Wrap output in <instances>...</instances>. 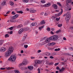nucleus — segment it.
Masks as SVG:
<instances>
[{
    "label": "nucleus",
    "mask_w": 73,
    "mask_h": 73,
    "mask_svg": "<svg viewBox=\"0 0 73 73\" xmlns=\"http://www.w3.org/2000/svg\"><path fill=\"white\" fill-rule=\"evenodd\" d=\"M15 73H20V72H19V71L17 70H15Z\"/></svg>",
    "instance_id": "obj_32"
},
{
    "label": "nucleus",
    "mask_w": 73,
    "mask_h": 73,
    "mask_svg": "<svg viewBox=\"0 0 73 73\" xmlns=\"http://www.w3.org/2000/svg\"><path fill=\"white\" fill-rule=\"evenodd\" d=\"M50 46H53V45H55L56 44V43L54 42H53L52 43H50L48 44Z\"/></svg>",
    "instance_id": "obj_16"
},
{
    "label": "nucleus",
    "mask_w": 73,
    "mask_h": 73,
    "mask_svg": "<svg viewBox=\"0 0 73 73\" xmlns=\"http://www.w3.org/2000/svg\"><path fill=\"white\" fill-rule=\"evenodd\" d=\"M66 2H68V3H71L72 2V0H67Z\"/></svg>",
    "instance_id": "obj_30"
},
{
    "label": "nucleus",
    "mask_w": 73,
    "mask_h": 73,
    "mask_svg": "<svg viewBox=\"0 0 73 73\" xmlns=\"http://www.w3.org/2000/svg\"><path fill=\"white\" fill-rule=\"evenodd\" d=\"M35 62L36 64H41L42 62L41 61H40L38 60H35Z\"/></svg>",
    "instance_id": "obj_7"
},
{
    "label": "nucleus",
    "mask_w": 73,
    "mask_h": 73,
    "mask_svg": "<svg viewBox=\"0 0 73 73\" xmlns=\"http://www.w3.org/2000/svg\"><path fill=\"white\" fill-rule=\"evenodd\" d=\"M50 40L53 41H56L58 40V36L57 35H53L50 37Z\"/></svg>",
    "instance_id": "obj_2"
},
{
    "label": "nucleus",
    "mask_w": 73,
    "mask_h": 73,
    "mask_svg": "<svg viewBox=\"0 0 73 73\" xmlns=\"http://www.w3.org/2000/svg\"><path fill=\"white\" fill-rule=\"evenodd\" d=\"M57 4L58 5H59V6H60V7H62V5H61V4L59 2H57Z\"/></svg>",
    "instance_id": "obj_29"
},
{
    "label": "nucleus",
    "mask_w": 73,
    "mask_h": 73,
    "mask_svg": "<svg viewBox=\"0 0 73 73\" xmlns=\"http://www.w3.org/2000/svg\"><path fill=\"white\" fill-rule=\"evenodd\" d=\"M5 37L6 38L8 37H9V35L8 34H6L5 35Z\"/></svg>",
    "instance_id": "obj_40"
},
{
    "label": "nucleus",
    "mask_w": 73,
    "mask_h": 73,
    "mask_svg": "<svg viewBox=\"0 0 73 73\" xmlns=\"http://www.w3.org/2000/svg\"><path fill=\"white\" fill-rule=\"evenodd\" d=\"M31 59H34L35 58V57H31Z\"/></svg>",
    "instance_id": "obj_60"
},
{
    "label": "nucleus",
    "mask_w": 73,
    "mask_h": 73,
    "mask_svg": "<svg viewBox=\"0 0 73 73\" xmlns=\"http://www.w3.org/2000/svg\"><path fill=\"white\" fill-rule=\"evenodd\" d=\"M45 45V44L44 43H43V42L40 44V45L41 46H43V45Z\"/></svg>",
    "instance_id": "obj_52"
},
{
    "label": "nucleus",
    "mask_w": 73,
    "mask_h": 73,
    "mask_svg": "<svg viewBox=\"0 0 73 73\" xmlns=\"http://www.w3.org/2000/svg\"><path fill=\"white\" fill-rule=\"evenodd\" d=\"M59 63H55L54 64V66H57V65H58V64H59Z\"/></svg>",
    "instance_id": "obj_48"
},
{
    "label": "nucleus",
    "mask_w": 73,
    "mask_h": 73,
    "mask_svg": "<svg viewBox=\"0 0 73 73\" xmlns=\"http://www.w3.org/2000/svg\"><path fill=\"white\" fill-rule=\"evenodd\" d=\"M25 73H31L30 72H26Z\"/></svg>",
    "instance_id": "obj_59"
},
{
    "label": "nucleus",
    "mask_w": 73,
    "mask_h": 73,
    "mask_svg": "<svg viewBox=\"0 0 73 73\" xmlns=\"http://www.w3.org/2000/svg\"><path fill=\"white\" fill-rule=\"evenodd\" d=\"M17 12L18 13H21V14H23V12L21 11H17Z\"/></svg>",
    "instance_id": "obj_27"
},
{
    "label": "nucleus",
    "mask_w": 73,
    "mask_h": 73,
    "mask_svg": "<svg viewBox=\"0 0 73 73\" xmlns=\"http://www.w3.org/2000/svg\"><path fill=\"white\" fill-rule=\"evenodd\" d=\"M28 68L30 70H33V66H28Z\"/></svg>",
    "instance_id": "obj_10"
},
{
    "label": "nucleus",
    "mask_w": 73,
    "mask_h": 73,
    "mask_svg": "<svg viewBox=\"0 0 73 73\" xmlns=\"http://www.w3.org/2000/svg\"><path fill=\"white\" fill-rule=\"evenodd\" d=\"M16 59V56L15 55H11V57L8 59V60L11 61H15Z\"/></svg>",
    "instance_id": "obj_1"
},
{
    "label": "nucleus",
    "mask_w": 73,
    "mask_h": 73,
    "mask_svg": "<svg viewBox=\"0 0 73 73\" xmlns=\"http://www.w3.org/2000/svg\"><path fill=\"white\" fill-rule=\"evenodd\" d=\"M11 53L9 51H7L5 53V57H8L10 56V55L11 54Z\"/></svg>",
    "instance_id": "obj_3"
},
{
    "label": "nucleus",
    "mask_w": 73,
    "mask_h": 73,
    "mask_svg": "<svg viewBox=\"0 0 73 73\" xmlns=\"http://www.w3.org/2000/svg\"><path fill=\"white\" fill-rule=\"evenodd\" d=\"M60 50V48H56L54 49V51H59Z\"/></svg>",
    "instance_id": "obj_31"
},
{
    "label": "nucleus",
    "mask_w": 73,
    "mask_h": 73,
    "mask_svg": "<svg viewBox=\"0 0 73 73\" xmlns=\"http://www.w3.org/2000/svg\"><path fill=\"white\" fill-rule=\"evenodd\" d=\"M60 19V17H59L58 18H56V21H59Z\"/></svg>",
    "instance_id": "obj_41"
},
{
    "label": "nucleus",
    "mask_w": 73,
    "mask_h": 73,
    "mask_svg": "<svg viewBox=\"0 0 73 73\" xmlns=\"http://www.w3.org/2000/svg\"><path fill=\"white\" fill-rule=\"evenodd\" d=\"M41 15H44V12H42V13H40Z\"/></svg>",
    "instance_id": "obj_53"
},
{
    "label": "nucleus",
    "mask_w": 73,
    "mask_h": 73,
    "mask_svg": "<svg viewBox=\"0 0 73 73\" xmlns=\"http://www.w3.org/2000/svg\"><path fill=\"white\" fill-rule=\"evenodd\" d=\"M19 17V15L18 14H16L13 17H12V19H16V18H17Z\"/></svg>",
    "instance_id": "obj_9"
},
{
    "label": "nucleus",
    "mask_w": 73,
    "mask_h": 73,
    "mask_svg": "<svg viewBox=\"0 0 73 73\" xmlns=\"http://www.w3.org/2000/svg\"><path fill=\"white\" fill-rule=\"evenodd\" d=\"M50 40H51L50 39V38H47V39L45 41L47 43H48L50 42Z\"/></svg>",
    "instance_id": "obj_8"
},
{
    "label": "nucleus",
    "mask_w": 73,
    "mask_h": 73,
    "mask_svg": "<svg viewBox=\"0 0 73 73\" xmlns=\"http://www.w3.org/2000/svg\"><path fill=\"white\" fill-rule=\"evenodd\" d=\"M11 19H10V21L11 23H15V20H14V19H12V18Z\"/></svg>",
    "instance_id": "obj_25"
},
{
    "label": "nucleus",
    "mask_w": 73,
    "mask_h": 73,
    "mask_svg": "<svg viewBox=\"0 0 73 73\" xmlns=\"http://www.w3.org/2000/svg\"><path fill=\"white\" fill-rule=\"evenodd\" d=\"M37 24V22H34L32 23L31 25L32 26H36Z\"/></svg>",
    "instance_id": "obj_17"
},
{
    "label": "nucleus",
    "mask_w": 73,
    "mask_h": 73,
    "mask_svg": "<svg viewBox=\"0 0 73 73\" xmlns=\"http://www.w3.org/2000/svg\"><path fill=\"white\" fill-rule=\"evenodd\" d=\"M38 53H40V52H41V50H39L38 51Z\"/></svg>",
    "instance_id": "obj_63"
},
{
    "label": "nucleus",
    "mask_w": 73,
    "mask_h": 73,
    "mask_svg": "<svg viewBox=\"0 0 73 73\" xmlns=\"http://www.w3.org/2000/svg\"><path fill=\"white\" fill-rule=\"evenodd\" d=\"M6 3V2H5V1H3V2L2 3V6L5 5Z\"/></svg>",
    "instance_id": "obj_24"
},
{
    "label": "nucleus",
    "mask_w": 73,
    "mask_h": 73,
    "mask_svg": "<svg viewBox=\"0 0 73 73\" xmlns=\"http://www.w3.org/2000/svg\"><path fill=\"white\" fill-rule=\"evenodd\" d=\"M52 7L54 8L55 9H57L58 7L57 5L56 4H53L52 5Z\"/></svg>",
    "instance_id": "obj_11"
},
{
    "label": "nucleus",
    "mask_w": 73,
    "mask_h": 73,
    "mask_svg": "<svg viewBox=\"0 0 73 73\" xmlns=\"http://www.w3.org/2000/svg\"><path fill=\"white\" fill-rule=\"evenodd\" d=\"M21 53H24V51H23V50H21Z\"/></svg>",
    "instance_id": "obj_54"
},
{
    "label": "nucleus",
    "mask_w": 73,
    "mask_h": 73,
    "mask_svg": "<svg viewBox=\"0 0 73 73\" xmlns=\"http://www.w3.org/2000/svg\"><path fill=\"white\" fill-rule=\"evenodd\" d=\"M43 27H44V26H41V27H40L39 28V29H42V28H43Z\"/></svg>",
    "instance_id": "obj_43"
},
{
    "label": "nucleus",
    "mask_w": 73,
    "mask_h": 73,
    "mask_svg": "<svg viewBox=\"0 0 73 73\" xmlns=\"http://www.w3.org/2000/svg\"><path fill=\"white\" fill-rule=\"evenodd\" d=\"M71 8H70V7H68V10L69 11H70V10H71Z\"/></svg>",
    "instance_id": "obj_61"
},
{
    "label": "nucleus",
    "mask_w": 73,
    "mask_h": 73,
    "mask_svg": "<svg viewBox=\"0 0 73 73\" xmlns=\"http://www.w3.org/2000/svg\"><path fill=\"white\" fill-rule=\"evenodd\" d=\"M63 40H66V38L65 37H64L63 38Z\"/></svg>",
    "instance_id": "obj_56"
},
{
    "label": "nucleus",
    "mask_w": 73,
    "mask_h": 73,
    "mask_svg": "<svg viewBox=\"0 0 73 73\" xmlns=\"http://www.w3.org/2000/svg\"><path fill=\"white\" fill-rule=\"evenodd\" d=\"M38 73H40V69L38 68Z\"/></svg>",
    "instance_id": "obj_49"
},
{
    "label": "nucleus",
    "mask_w": 73,
    "mask_h": 73,
    "mask_svg": "<svg viewBox=\"0 0 73 73\" xmlns=\"http://www.w3.org/2000/svg\"><path fill=\"white\" fill-rule=\"evenodd\" d=\"M71 18L70 15H69L66 17V23H69V20Z\"/></svg>",
    "instance_id": "obj_4"
},
{
    "label": "nucleus",
    "mask_w": 73,
    "mask_h": 73,
    "mask_svg": "<svg viewBox=\"0 0 73 73\" xmlns=\"http://www.w3.org/2000/svg\"><path fill=\"white\" fill-rule=\"evenodd\" d=\"M1 51H2V52H4V51H5L6 50V48L5 47H2L0 49Z\"/></svg>",
    "instance_id": "obj_13"
},
{
    "label": "nucleus",
    "mask_w": 73,
    "mask_h": 73,
    "mask_svg": "<svg viewBox=\"0 0 73 73\" xmlns=\"http://www.w3.org/2000/svg\"><path fill=\"white\" fill-rule=\"evenodd\" d=\"M56 69H60V68L58 66H57L56 67Z\"/></svg>",
    "instance_id": "obj_55"
},
{
    "label": "nucleus",
    "mask_w": 73,
    "mask_h": 73,
    "mask_svg": "<svg viewBox=\"0 0 73 73\" xmlns=\"http://www.w3.org/2000/svg\"><path fill=\"white\" fill-rule=\"evenodd\" d=\"M61 12H60L58 14V16H59L61 15L62 13H63V9H61Z\"/></svg>",
    "instance_id": "obj_15"
},
{
    "label": "nucleus",
    "mask_w": 73,
    "mask_h": 73,
    "mask_svg": "<svg viewBox=\"0 0 73 73\" xmlns=\"http://www.w3.org/2000/svg\"><path fill=\"white\" fill-rule=\"evenodd\" d=\"M25 36H24L23 38V39L22 40L23 41H25Z\"/></svg>",
    "instance_id": "obj_44"
},
{
    "label": "nucleus",
    "mask_w": 73,
    "mask_h": 73,
    "mask_svg": "<svg viewBox=\"0 0 73 73\" xmlns=\"http://www.w3.org/2000/svg\"><path fill=\"white\" fill-rule=\"evenodd\" d=\"M51 5L50 3H48L47 4H45L44 5H41V7H50Z\"/></svg>",
    "instance_id": "obj_6"
},
{
    "label": "nucleus",
    "mask_w": 73,
    "mask_h": 73,
    "mask_svg": "<svg viewBox=\"0 0 73 73\" xmlns=\"http://www.w3.org/2000/svg\"><path fill=\"white\" fill-rule=\"evenodd\" d=\"M8 51L12 53L13 51V48L12 46H10L8 50Z\"/></svg>",
    "instance_id": "obj_5"
},
{
    "label": "nucleus",
    "mask_w": 73,
    "mask_h": 73,
    "mask_svg": "<svg viewBox=\"0 0 73 73\" xmlns=\"http://www.w3.org/2000/svg\"><path fill=\"white\" fill-rule=\"evenodd\" d=\"M22 27L23 25H22L21 24H20L17 26V28H22Z\"/></svg>",
    "instance_id": "obj_20"
},
{
    "label": "nucleus",
    "mask_w": 73,
    "mask_h": 73,
    "mask_svg": "<svg viewBox=\"0 0 73 73\" xmlns=\"http://www.w3.org/2000/svg\"><path fill=\"white\" fill-rule=\"evenodd\" d=\"M29 0H23V2L24 3H28V2Z\"/></svg>",
    "instance_id": "obj_33"
},
{
    "label": "nucleus",
    "mask_w": 73,
    "mask_h": 73,
    "mask_svg": "<svg viewBox=\"0 0 73 73\" xmlns=\"http://www.w3.org/2000/svg\"><path fill=\"white\" fill-rule=\"evenodd\" d=\"M9 11H8L6 13V14H9Z\"/></svg>",
    "instance_id": "obj_64"
},
{
    "label": "nucleus",
    "mask_w": 73,
    "mask_h": 73,
    "mask_svg": "<svg viewBox=\"0 0 73 73\" xmlns=\"http://www.w3.org/2000/svg\"><path fill=\"white\" fill-rule=\"evenodd\" d=\"M10 34H12V33H13V31H11L10 32Z\"/></svg>",
    "instance_id": "obj_58"
},
{
    "label": "nucleus",
    "mask_w": 73,
    "mask_h": 73,
    "mask_svg": "<svg viewBox=\"0 0 73 73\" xmlns=\"http://www.w3.org/2000/svg\"><path fill=\"white\" fill-rule=\"evenodd\" d=\"M62 24H58V27H62Z\"/></svg>",
    "instance_id": "obj_37"
},
{
    "label": "nucleus",
    "mask_w": 73,
    "mask_h": 73,
    "mask_svg": "<svg viewBox=\"0 0 73 73\" xmlns=\"http://www.w3.org/2000/svg\"><path fill=\"white\" fill-rule=\"evenodd\" d=\"M31 20H33V21L35 20V19H32V18H31Z\"/></svg>",
    "instance_id": "obj_62"
},
{
    "label": "nucleus",
    "mask_w": 73,
    "mask_h": 73,
    "mask_svg": "<svg viewBox=\"0 0 73 73\" xmlns=\"http://www.w3.org/2000/svg\"><path fill=\"white\" fill-rule=\"evenodd\" d=\"M9 29L10 30H12V29H13V27H11L9 28Z\"/></svg>",
    "instance_id": "obj_36"
},
{
    "label": "nucleus",
    "mask_w": 73,
    "mask_h": 73,
    "mask_svg": "<svg viewBox=\"0 0 73 73\" xmlns=\"http://www.w3.org/2000/svg\"><path fill=\"white\" fill-rule=\"evenodd\" d=\"M50 58H51V59H53V58H54V57H53V56H51L50 57Z\"/></svg>",
    "instance_id": "obj_51"
},
{
    "label": "nucleus",
    "mask_w": 73,
    "mask_h": 73,
    "mask_svg": "<svg viewBox=\"0 0 73 73\" xmlns=\"http://www.w3.org/2000/svg\"><path fill=\"white\" fill-rule=\"evenodd\" d=\"M24 30L23 29H21L18 31V33L19 34H21L22 32H23Z\"/></svg>",
    "instance_id": "obj_12"
},
{
    "label": "nucleus",
    "mask_w": 73,
    "mask_h": 73,
    "mask_svg": "<svg viewBox=\"0 0 73 73\" xmlns=\"http://www.w3.org/2000/svg\"><path fill=\"white\" fill-rule=\"evenodd\" d=\"M23 65H24L22 63H21L20 64L19 66H18L19 68H21V66H23Z\"/></svg>",
    "instance_id": "obj_28"
},
{
    "label": "nucleus",
    "mask_w": 73,
    "mask_h": 73,
    "mask_svg": "<svg viewBox=\"0 0 73 73\" xmlns=\"http://www.w3.org/2000/svg\"><path fill=\"white\" fill-rule=\"evenodd\" d=\"M45 55L46 56H49L50 55V53L48 52H46L45 53Z\"/></svg>",
    "instance_id": "obj_22"
},
{
    "label": "nucleus",
    "mask_w": 73,
    "mask_h": 73,
    "mask_svg": "<svg viewBox=\"0 0 73 73\" xmlns=\"http://www.w3.org/2000/svg\"><path fill=\"white\" fill-rule=\"evenodd\" d=\"M14 69V68H13V67H9V68H7V70H10V69Z\"/></svg>",
    "instance_id": "obj_34"
},
{
    "label": "nucleus",
    "mask_w": 73,
    "mask_h": 73,
    "mask_svg": "<svg viewBox=\"0 0 73 73\" xmlns=\"http://www.w3.org/2000/svg\"><path fill=\"white\" fill-rule=\"evenodd\" d=\"M61 32V30H60L56 31V33H59V32Z\"/></svg>",
    "instance_id": "obj_46"
},
{
    "label": "nucleus",
    "mask_w": 73,
    "mask_h": 73,
    "mask_svg": "<svg viewBox=\"0 0 73 73\" xmlns=\"http://www.w3.org/2000/svg\"><path fill=\"white\" fill-rule=\"evenodd\" d=\"M9 5L11 6H13L14 5V3L12 1H10Z\"/></svg>",
    "instance_id": "obj_18"
},
{
    "label": "nucleus",
    "mask_w": 73,
    "mask_h": 73,
    "mask_svg": "<svg viewBox=\"0 0 73 73\" xmlns=\"http://www.w3.org/2000/svg\"><path fill=\"white\" fill-rule=\"evenodd\" d=\"M40 23L41 24H45V22L43 20Z\"/></svg>",
    "instance_id": "obj_26"
},
{
    "label": "nucleus",
    "mask_w": 73,
    "mask_h": 73,
    "mask_svg": "<svg viewBox=\"0 0 73 73\" xmlns=\"http://www.w3.org/2000/svg\"><path fill=\"white\" fill-rule=\"evenodd\" d=\"M11 14L13 15H16V13L14 11H12L11 13Z\"/></svg>",
    "instance_id": "obj_35"
},
{
    "label": "nucleus",
    "mask_w": 73,
    "mask_h": 73,
    "mask_svg": "<svg viewBox=\"0 0 73 73\" xmlns=\"http://www.w3.org/2000/svg\"><path fill=\"white\" fill-rule=\"evenodd\" d=\"M47 31H50V29L49 27H48L47 29Z\"/></svg>",
    "instance_id": "obj_45"
},
{
    "label": "nucleus",
    "mask_w": 73,
    "mask_h": 73,
    "mask_svg": "<svg viewBox=\"0 0 73 73\" xmlns=\"http://www.w3.org/2000/svg\"><path fill=\"white\" fill-rule=\"evenodd\" d=\"M28 46V45H25L24 46V47L25 48H27Z\"/></svg>",
    "instance_id": "obj_42"
},
{
    "label": "nucleus",
    "mask_w": 73,
    "mask_h": 73,
    "mask_svg": "<svg viewBox=\"0 0 73 73\" xmlns=\"http://www.w3.org/2000/svg\"><path fill=\"white\" fill-rule=\"evenodd\" d=\"M7 22H8V23H11V20H8L7 21Z\"/></svg>",
    "instance_id": "obj_57"
},
{
    "label": "nucleus",
    "mask_w": 73,
    "mask_h": 73,
    "mask_svg": "<svg viewBox=\"0 0 73 73\" xmlns=\"http://www.w3.org/2000/svg\"><path fill=\"white\" fill-rule=\"evenodd\" d=\"M41 3L44 4L45 3V1H41Z\"/></svg>",
    "instance_id": "obj_47"
},
{
    "label": "nucleus",
    "mask_w": 73,
    "mask_h": 73,
    "mask_svg": "<svg viewBox=\"0 0 73 73\" xmlns=\"http://www.w3.org/2000/svg\"><path fill=\"white\" fill-rule=\"evenodd\" d=\"M68 15H69V14H64V15H63V16L64 17V16H68Z\"/></svg>",
    "instance_id": "obj_39"
},
{
    "label": "nucleus",
    "mask_w": 73,
    "mask_h": 73,
    "mask_svg": "<svg viewBox=\"0 0 73 73\" xmlns=\"http://www.w3.org/2000/svg\"><path fill=\"white\" fill-rule=\"evenodd\" d=\"M53 62L49 63L48 64L49 65H53Z\"/></svg>",
    "instance_id": "obj_38"
},
{
    "label": "nucleus",
    "mask_w": 73,
    "mask_h": 73,
    "mask_svg": "<svg viewBox=\"0 0 73 73\" xmlns=\"http://www.w3.org/2000/svg\"><path fill=\"white\" fill-rule=\"evenodd\" d=\"M59 70L60 72H63L64 70V68L63 67H62V68L61 69H59Z\"/></svg>",
    "instance_id": "obj_23"
},
{
    "label": "nucleus",
    "mask_w": 73,
    "mask_h": 73,
    "mask_svg": "<svg viewBox=\"0 0 73 73\" xmlns=\"http://www.w3.org/2000/svg\"><path fill=\"white\" fill-rule=\"evenodd\" d=\"M36 10H32L30 11V13H36Z\"/></svg>",
    "instance_id": "obj_21"
},
{
    "label": "nucleus",
    "mask_w": 73,
    "mask_h": 73,
    "mask_svg": "<svg viewBox=\"0 0 73 73\" xmlns=\"http://www.w3.org/2000/svg\"><path fill=\"white\" fill-rule=\"evenodd\" d=\"M22 63L23 65H26L27 64V60H24Z\"/></svg>",
    "instance_id": "obj_14"
},
{
    "label": "nucleus",
    "mask_w": 73,
    "mask_h": 73,
    "mask_svg": "<svg viewBox=\"0 0 73 73\" xmlns=\"http://www.w3.org/2000/svg\"><path fill=\"white\" fill-rule=\"evenodd\" d=\"M4 42V40H0V45H2Z\"/></svg>",
    "instance_id": "obj_19"
},
{
    "label": "nucleus",
    "mask_w": 73,
    "mask_h": 73,
    "mask_svg": "<svg viewBox=\"0 0 73 73\" xmlns=\"http://www.w3.org/2000/svg\"><path fill=\"white\" fill-rule=\"evenodd\" d=\"M5 69V68H0L1 70H4Z\"/></svg>",
    "instance_id": "obj_50"
}]
</instances>
